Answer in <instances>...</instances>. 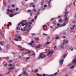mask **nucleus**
I'll return each mask as SVG.
<instances>
[{
	"instance_id": "nucleus-1",
	"label": "nucleus",
	"mask_w": 76,
	"mask_h": 76,
	"mask_svg": "<svg viewBox=\"0 0 76 76\" xmlns=\"http://www.w3.org/2000/svg\"><path fill=\"white\" fill-rule=\"evenodd\" d=\"M65 11L66 12H63V13H65V15L64 16V18H65V20H66V21H68V20H69V18H67V14L68 13V12L67 11V9H65Z\"/></svg>"
},
{
	"instance_id": "nucleus-2",
	"label": "nucleus",
	"mask_w": 76,
	"mask_h": 76,
	"mask_svg": "<svg viewBox=\"0 0 76 76\" xmlns=\"http://www.w3.org/2000/svg\"><path fill=\"white\" fill-rule=\"evenodd\" d=\"M45 58V55H43V53H41L38 57V58Z\"/></svg>"
},
{
	"instance_id": "nucleus-3",
	"label": "nucleus",
	"mask_w": 76,
	"mask_h": 76,
	"mask_svg": "<svg viewBox=\"0 0 76 76\" xmlns=\"http://www.w3.org/2000/svg\"><path fill=\"white\" fill-rule=\"evenodd\" d=\"M29 45H31V47H34L35 45V44L34 43V41L32 40L31 41V42H30L29 43Z\"/></svg>"
},
{
	"instance_id": "nucleus-4",
	"label": "nucleus",
	"mask_w": 76,
	"mask_h": 76,
	"mask_svg": "<svg viewBox=\"0 0 76 76\" xmlns=\"http://www.w3.org/2000/svg\"><path fill=\"white\" fill-rule=\"evenodd\" d=\"M68 42L69 41H68V40H66H66L64 39L63 44H62V43H61V44H62L63 45H64L65 43H66V44H68Z\"/></svg>"
},
{
	"instance_id": "nucleus-5",
	"label": "nucleus",
	"mask_w": 76,
	"mask_h": 76,
	"mask_svg": "<svg viewBox=\"0 0 76 76\" xmlns=\"http://www.w3.org/2000/svg\"><path fill=\"white\" fill-rule=\"evenodd\" d=\"M75 25H74L73 26V25H71L70 29L71 31L74 30V29H75Z\"/></svg>"
},
{
	"instance_id": "nucleus-6",
	"label": "nucleus",
	"mask_w": 76,
	"mask_h": 76,
	"mask_svg": "<svg viewBox=\"0 0 76 76\" xmlns=\"http://www.w3.org/2000/svg\"><path fill=\"white\" fill-rule=\"evenodd\" d=\"M15 10V9H13L12 10H10L9 9H8L7 10V12H10V13H12L13 11H14Z\"/></svg>"
},
{
	"instance_id": "nucleus-7",
	"label": "nucleus",
	"mask_w": 76,
	"mask_h": 76,
	"mask_svg": "<svg viewBox=\"0 0 76 76\" xmlns=\"http://www.w3.org/2000/svg\"><path fill=\"white\" fill-rule=\"evenodd\" d=\"M21 24L22 25V26H26L27 25H28V23H23L21 22Z\"/></svg>"
},
{
	"instance_id": "nucleus-8",
	"label": "nucleus",
	"mask_w": 76,
	"mask_h": 76,
	"mask_svg": "<svg viewBox=\"0 0 76 76\" xmlns=\"http://www.w3.org/2000/svg\"><path fill=\"white\" fill-rule=\"evenodd\" d=\"M63 61H64V60L63 59H62V60H60V61H59V63L61 64L62 65L63 64Z\"/></svg>"
},
{
	"instance_id": "nucleus-9",
	"label": "nucleus",
	"mask_w": 76,
	"mask_h": 76,
	"mask_svg": "<svg viewBox=\"0 0 76 76\" xmlns=\"http://www.w3.org/2000/svg\"><path fill=\"white\" fill-rule=\"evenodd\" d=\"M10 47V46L9 45H7L6 46V48H7V49H8V48H9Z\"/></svg>"
},
{
	"instance_id": "nucleus-10",
	"label": "nucleus",
	"mask_w": 76,
	"mask_h": 76,
	"mask_svg": "<svg viewBox=\"0 0 76 76\" xmlns=\"http://www.w3.org/2000/svg\"><path fill=\"white\" fill-rule=\"evenodd\" d=\"M54 53V51H49V54H52Z\"/></svg>"
},
{
	"instance_id": "nucleus-11",
	"label": "nucleus",
	"mask_w": 76,
	"mask_h": 76,
	"mask_svg": "<svg viewBox=\"0 0 76 76\" xmlns=\"http://www.w3.org/2000/svg\"><path fill=\"white\" fill-rule=\"evenodd\" d=\"M66 25V23H64V24H62L60 26H65Z\"/></svg>"
},
{
	"instance_id": "nucleus-12",
	"label": "nucleus",
	"mask_w": 76,
	"mask_h": 76,
	"mask_svg": "<svg viewBox=\"0 0 76 76\" xmlns=\"http://www.w3.org/2000/svg\"><path fill=\"white\" fill-rule=\"evenodd\" d=\"M14 69V67H11L9 69V70H13V69Z\"/></svg>"
},
{
	"instance_id": "nucleus-13",
	"label": "nucleus",
	"mask_w": 76,
	"mask_h": 76,
	"mask_svg": "<svg viewBox=\"0 0 76 76\" xmlns=\"http://www.w3.org/2000/svg\"><path fill=\"white\" fill-rule=\"evenodd\" d=\"M20 50H21V51H24V50H25V51H26V50H27V49H26L25 48H22V49H21Z\"/></svg>"
},
{
	"instance_id": "nucleus-14",
	"label": "nucleus",
	"mask_w": 76,
	"mask_h": 76,
	"mask_svg": "<svg viewBox=\"0 0 76 76\" xmlns=\"http://www.w3.org/2000/svg\"><path fill=\"white\" fill-rule=\"evenodd\" d=\"M14 16V15L13 14H10L9 15V16H10V17H13Z\"/></svg>"
},
{
	"instance_id": "nucleus-15",
	"label": "nucleus",
	"mask_w": 76,
	"mask_h": 76,
	"mask_svg": "<svg viewBox=\"0 0 76 76\" xmlns=\"http://www.w3.org/2000/svg\"><path fill=\"white\" fill-rule=\"evenodd\" d=\"M50 44V42H47V43H45L44 45H47V44Z\"/></svg>"
},
{
	"instance_id": "nucleus-16",
	"label": "nucleus",
	"mask_w": 76,
	"mask_h": 76,
	"mask_svg": "<svg viewBox=\"0 0 76 76\" xmlns=\"http://www.w3.org/2000/svg\"><path fill=\"white\" fill-rule=\"evenodd\" d=\"M59 47H60L62 49H63V48H64V46H63V45H60Z\"/></svg>"
},
{
	"instance_id": "nucleus-17",
	"label": "nucleus",
	"mask_w": 76,
	"mask_h": 76,
	"mask_svg": "<svg viewBox=\"0 0 76 76\" xmlns=\"http://www.w3.org/2000/svg\"><path fill=\"white\" fill-rule=\"evenodd\" d=\"M50 1H48V5L49 7H51V6L50 5Z\"/></svg>"
},
{
	"instance_id": "nucleus-18",
	"label": "nucleus",
	"mask_w": 76,
	"mask_h": 76,
	"mask_svg": "<svg viewBox=\"0 0 76 76\" xmlns=\"http://www.w3.org/2000/svg\"><path fill=\"white\" fill-rule=\"evenodd\" d=\"M23 75H24V76H25L26 75H28V74H26V72L24 71L23 73Z\"/></svg>"
},
{
	"instance_id": "nucleus-19",
	"label": "nucleus",
	"mask_w": 76,
	"mask_h": 76,
	"mask_svg": "<svg viewBox=\"0 0 76 76\" xmlns=\"http://www.w3.org/2000/svg\"><path fill=\"white\" fill-rule=\"evenodd\" d=\"M41 47V45H38L37 46V48H39Z\"/></svg>"
},
{
	"instance_id": "nucleus-20",
	"label": "nucleus",
	"mask_w": 76,
	"mask_h": 76,
	"mask_svg": "<svg viewBox=\"0 0 76 76\" xmlns=\"http://www.w3.org/2000/svg\"><path fill=\"white\" fill-rule=\"evenodd\" d=\"M66 54H64L63 56V58H66Z\"/></svg>"
},
{
	"instance_id": "nucleus-21",
	"label": "nucleus",
	"mask_w": 76,
	"mask_h": 76,
	"mask_svg": "<svg viewBox=\"0 0 76 76\" xmlns=\"http://www.w3.org/2000/svg\"><path fill=\"white\" fill-rule=\"evenodd\" d=\"M26 54H27V53H23L22 54V56H24V55H26Z\"/></svg>"
},
{
	"instance_id": "nucleus-22",
	"label": "nucleus",
	"mask_w": 76,
	"mask_h": 76,
	"mask_svg": "<svg viewBox=\"0 0 76 76\" xmlns=\"http://www.w3.org/2000/svg\"><path fill=\"white\" fill-rule=\"evenodd\" d=\"M74 67H75V66L73 65L72 66L70 67V69H72L74 68Z\"/></svg>"
},
{
	"instance_id": "nucleus-23",
	"label": "nucleus",
	"mask_w": 76,
	"mask_h": 76,
	"mask_svg": "<svg viewBox=\"0 0 76 76\" xmlns=\"http://www.w3.org/2000/svg\"><path fill=\"white\" fill-rule=\"evenodd\" d=\"M29 58H30V57H28L26 58L25 59H26V60L25 61H27V60H29Z\"/></svg>"
},
{
	"instance_id": "nucleus-24",
	"label": "nucleus",
	"mask_w": 76,
	"mask_h": 76,
	"mask_svg": "<svg viewBox=\"0 0 76 76\" xmlns=\"http://www.w3.org/2000/svg\"><path fill=\"white\" fill-rule=\"evenodd\" d=\"M35 39L36 40V41H38V40H39V38L38 37H36L35 38Z\"/></svg>"
},
{
	"instance_id": "nucleus-25",
	"label": "nucleus",
	"mask_w": 76,
	"mask_h": 76,
	"mask_svg": "<svg viewBox=\"0 0 76 76\" xmlns=\"http://www.w3.org/2000/svg\"><path fill=\"white\" fill-rule=\"evenodd\" d=\"M18 38H19V39H22V38L20 36H18Z\"/></svg>"
},
{
	"instance_id": "nucleus-26",
	"label": "nucleus",
	"mask_w": 76,
	"mask_h": 76,
	"mask_svg": "<svg viewBox=\"0 0 76 76\" xmlns=\"http://www.w3.org/2000/svg\"><path fill=\"white\" fill-rule=\"evenodd\" d=\"M28 28V25H27L26 26H25V27H24L23 28V29H26V28Z\"/></svg>"
},
{
	"instance_id": "nucleus-27",
	"label": "nucleus",
	"mask_w": 76,
	"mask_h": 76,
	"mask_svg": "<svg viewBox=\"0 0 76 76\" xmlns=\"http://www.w3.org/2000/svg\"><path fill=\"white\" fill-rule=\"evenodd\" d=\"M31 35L32 36H35L36 35V34L35 33H32L31 34Z\"/></svg>"
},
{
	"instance_id": "nucleus-28",
	"label": "nucleus",
	"mask_w": 76,
	"mask_h": 76,
	"mask_svg": "<svg viewBox=\"0 0 76 76\" xmlns=\"http://www.w3.org/2000/svg\"><path fill=\"white\" fill-rule=\"evenodd\" d=\"M70 49L71 50V51H73V48L72 47H70Z\"/></svg>"
},
{
	"instance_id": "nucleus-29",
	"label": "nucleus",
	"mask_w": 76,
	"mask_h": 76,
	"mask_svg": "<svg viewBox=\"0 0 76 76\" xmlns=\"http://www.w3.org/2000/svg\"><path fill=\"white\" fill-rule=\"evenodd\" d=\"M3 4L5 6H6V5H7V2H3Z\"/></svg>"
},
{
	"instance_id": "nucleus-30",
	"label": "nucleus",
	"mask_w": 76,
	"mask_h": 76,
	"mask_svg": "<svg viewBox=\"0 0 76 76\" xmlns=\"http://www.w3.org/2000/svg\"><path fill=\"white\" fill-rule=\"evenodd\" d=\"M76 59L75 58L73 60L72 62L73 63H76Z\"/></svg>"
},
{
	"instance_id": "nucleus-31",
	"label": "nucleus",
	"mask_w": 76,
	"mask_h": 76,
	"mask_svg": "<svg viewBox=\"0 0 76 76\" xmlns=\"http://www.w3.org/2000/svg\"><path fill=\"white\" fill-rule=\"evenodd\" d=\"M21 31H23V32H24V31H25L26 30V29H23V28H21Z\"/></svg>"
},
{
	"instance_id": "nucleus-32",
	"label": "nucleus",
	"mask_w": 76,
	"mask_h": 76,
	"mask_svg": "<svg viewBox=\"0 0 76 76\" xmlns=\"http://www.w3.org/2000/svg\"><path fill=\"white\" fill-rule=\"evenodd\" d=\"M38 72V69H36L34 71V72H35V73H37Z\"/></svg>"
},
{
	"instance_id": "nucleus-33",
	"label": "nucleus",
	"mask_w": 76,
	"mask_h": 76,
	"mask_svg": "<svg viewBox=\"0 0 76 76\" xmlns=\"http://www.w3.org/2000/svg\"><path fill=\"white\" fill-rule=\"evenodd\" d=\"M17 30H20V27H17Z\"/></svg>"
},
{
	"instance_id": "nucleus-34",
	"label": "nucleus",
	"mask_w": 76,
	"mask_h": 76,
	"mask_svg": "<svg viewBox=\"0 0 76 76\" xmlns=\"http://www.w3.org/2000/svg\"><path fill=\"white\" fill-rule=\"evenodd\" d=\"M4 43V42H0V45H2Z\"/></svg>"
},
{
	"instance_id": "nucleus-35",
	"label": "nucleus",
	"mask_w": 76,
	"mask_h": 76,
	"mask_svg": "<svg viewBox=\"0 0 76 76\" xmlns=\"http://www.w3.org/2000/svg\"><path fill=\"white\" fill-rule=\"evenodd\" d=\"M56 25V21H54L53 22V25Z\"/></svg>"
},
{
	"instance_id": "nucleus-36",
	"label": "nucleus",
	"mask_w": 76,
	"mask_h": 76,
	"mask_svg": "<svg viewBox=\"0 0 76 76\" xmlns=\"http://www.w3.org/2000/svg\"><path fill=\"white\" fill-rule=\"evenodd\" d=\"M43 3H44V1L42 0L41 1V5H43Z\"/></svg>"
},
{
	"instance_id": "nucleus-37",
	"label": "nucleus",
	"mask_w": 76,
	"mask_h": 76,
	"mask_svg": "<svg viewBox=\"0 0 76 76\" xmlns=\"http://www.w3.org/2000/svg\"><path fill=\"white\" fill-rule=\"evenodd\" d=\"M19 12H16L14 14V16H15V15H18V14H19Z\"/></svg>"
},
{
	"instance_id": "nucleus-38",
	"label": "nucleus",
	"mask_w": 76,
	"mask_h": 76,
	"mask_svg": "<svg viewBox=\"0 0 76 76\" xmlns=\"http://www.w3.org/2000/svg\"><path fill=\"white\" fill-rule=\"evenodd\" d=\"M55 38L56 39H59V38H60V37H56Z\"/></svg>"
},
{
	"instance_id": "nucleus-39",
	"label": "nucleus",
	"mask_w": 76,
	"mask_h": 76,
	"mask_svg": "<svg viewBox=\"0 0 76 76\" xmlns=\"http://www.w3.org/2000/svg\"><path fill=\"white\" fill-rule=\"evenodd\" d=\"M14 40L17 41H18L19 40V39H18L15 38L14 39Z\"/></svg>"
},
{
	"instance_id": "nucleus-40",
	"label": "nucleus",
	"mask_w": 76,
	"mask_h": 76,
	"mask_svg": "<svg viewBox=\"0 0 76 76\" xmlns=\"http://www.w3.org/2000/svg\"><path fill=\"white\" fill-rule=\"evenodd\" d=\"M6 60H9V57H5Z\"/></svg>"
},
{
	"instance_id": "nucleus-41",
	"label": "nucleus",
	"mask_w": 76,
	"mask_h": 76,
	"mask_svg": "<svg viewBox=\"0 0 76 76\" xmlns=\"http://www.w3.org/2000/svg\"><path fill=\"white\" fill-rule=\"evenodd\" d=\"M12 61H13L12 60H10V61H9L8 62L9 63H12Z\"/></svg>"
},
{
	"instance_id": "nucleus-42",
	"label": "nucleus",
	"mask_w": 76,
	"mask_h": 76,
	"mask_svg": "<svg viewBox=\"0 0 76 76\" xmlns=\"http://www.w3.org/2000/svg\"><path fill=\"white\" fill-rule=\"evenodd\" d=\"M27 53L28 54H30V53H31V52L30 51H27Z\"/></svg>"
},
{
	"instance_id": "nucleus-43",
	"label": "nucleus",
	"mask_w": 76,
	"mask_h": 76,
	"mask_svg": "<svg viewBox=\"0 0 76 76\" xmlns=\"http://www.w3.org/2000/svg\"><path fill=\"white\" fill-rule=\"evenodd\" d=\"M60 24L59 23H57V26H60Z\"/></svg>"
},
{
	"instance_id": "nucleus-44",
	"label": "nucleus",
	"mask_w": 76,
	"mask_h": 76,
	"mask_svg": "<svg viewBox=\"0 0 76 76\" xmlns=\"http://www.w3.org/2000/svg\"><path fill=\"white\" fill-rule=\"evenodd\" d=\"M26 22V20H23L21 22H22L23 23V22Z\"/></svg>"
},
{
	"instance_id": "nucleus-45",
	"label": "nucleus",
	"mask_w": 76,
	"mask_h": 76,
	"mask_svg": "<svg viewBox=\"0 0 76 76\" xmlns=\"http://www.w3.org/2000/svg\"><path fill=\"white\" fill-rule=\"evenodd\" d=\"M32 23V22H29L28 23V24H29V25H31Z\"/></svg>"
},
{
	"instance_id": "nucleus-46",
	"label": "nucleus",
	"mask_w": 76,
	"mask_h": 76,
	"mask_svg": "<svg viewBox=\"0 0 76 76\" xmlns=\"http://www.w3.org/2000/svg\"><path fill=\"white\" fill-rule=\"evenodd\" d=\"M18 47H19V48H22V46L20 45H18Z\"/></svg>"
},
{
	"instance_id": "nucleus-47",
	"label": "nucleus",
	"mask_w": 76,
	"mask_h": 76,
	"mask_svg": "<svg viewBox=\"0 0 76 76\" xmlns=\"http://www.w3.org/2000/svg\"><path fill=\"white\" fill-rule=\"evenodd\" d=\"M34 4L33 3H30V5H31V6H33L34 5Z\"/></svg>"
},
{
	"instance_id": "nucleus-48",
	"label": "nucleus",
	"mask_w": 76,
	"mask_h": 76,
	"mask_svg": "<svg viewBox=\"0 0 76 76\" xmlns=\"http://www.w3.org/2000/svg\"><path fill=\"white\" fill-rule=\"evenodd\" d=\"M21 23H22V22H20L18 24V26H19V25H20V24H21Z\"/></svg>"
},
{
	"instance_id": "nucleus-49",
	"label": "nucleus",
	"mask_w": 76,
	"mask_h": 76,
	"mask_svg": "<svg viewBox=\"0 0 76 76\" xmlns=\"http://www.w3.org/2000/svg\"><path fill=\"white\" fill-rule=\"evenodd\" d=\"M33 11L35 12H37V10L35 9H33Z\"/></svg>"
},
{
	"instance_id": "nucleus-50",
	"label": "nucleus",
	"mask_w": 76,
	"mask_h": 76,
	"mask_svg": "<svg viewBox=\"0 0 76 76\" xmlns=\"http://www.w3.org/2000/svg\"><path fill=\"white\" fill-rule=\"evenodd\" d=\"M15 4H13L12 5V7H15Z\"/></svg>"
},
{
	"instance_id": "nucleus-51",
	"label": "nucleus",
	"mask_w": 76,
	"mask_h": 76,
	"mask_svg": "<svg viewBox=\"0 0 76 76\" xmlns=\"http://www.w3.org/2000/svg\"><path fill=\"white\" fill-rule=\"evenodd\" d=\"M75 1H74V3H73V4H74V5L75 6H76V5H75Z\"/></svg>"
},
{
	"instance_id": "nucleus-52",
	"label": "nucleus",
	"mask_w": 76,
	"mask_h": 76,
	"mask_svg": "<svg viewBox=\"0 0 76 76\" xmlns=\"http://www.w3.org/2000/svg\"><path fill=\"white\" fill-rule=\"evenodd\" d=\"M9 12H7L6 13L7 14V15H9V14H10V13H9Z\"/></svg>"
},
{
	"instance_id": "nucleus-53",
	"label": "nucleus",
	"mask_w": 76,
	"mask_h": 76,
	"mask_svg": "<svg viewBox=\"0 0 76 76\" xmlns=\"http://www.w3.org/2000/svg\"><path fill=\"white\" fill-rule=\"evenodd\" d=\"M8 24L10 25H12V23H11V22H10L8 23Z\"/></svg>"
},
{
	"instance_id": "nucleus-54",
	"label": "nucleus",
	"mask_w": 76,
	"mask_h": 76,
	"mask_svg": "<svg viewBox=\"0 0 76 76\" xmlns=\"http://www.w3.org/2000/svg\"><path fill=\"white\" fill-rule=\"evenodd\" d=\"M50 27L51 28H52V29H54V27L52 26H50Z\"/></svg>"
},
{
	"instance_id": "nucleus-55",
	"label": "nucleus",
	"mask_w": 76,
	"mask_h": 76,
	"mask_svg": "<svg viewBox=\"0 0 76 76\" xmlns=\"http://www.w3.org/2000/svg\"><path fill=\"white\" fill-rule=\"evenodd\" d=\"M12 66V64H9V66Z\"/></svg>"
},
{
	"instance_id": "nucleus-56",
	"label": "nucleus",
	"mask_w": 76,
	"mask_h": 76,
	"mask_svg": "<svg viewBox=\"0 0 76 76\" xmlns=\"http://www.w3.org/2000/svg\"><path fill=\"white\" fill-rule=\"evenodd\" d=\"M75 22H76V21H75V20L73 21L72 22V23H75Z\"/></svg>"
},
{
	"instance_id": "nucleus-57",
	"label": "nucleus",
	"mask_w": 76,
	"mask_h": 76,
	"mask_svg": "<svg viewBox=\"0 0 76 76\" xmlns=\"http://www.w3.org/2000/svg\"><path fill=\"white\" fill-rule=\"evenodd\" d=\"M59 22H62V20H61L59 19Z\"/></svg>"
},
{
	"instance_id": "nucleus-58",
	"label": "nucleus",
	"mask_w": 76,
	"mask_h": 76,
	"mask_svg": "<svg viewBox=\"0 0 76 76\" xmlns=\"http://www.w3.org/2000/svg\"><path fill=\"white\" fill-rule=\"evenodd\" d=\"M31 22H34V20L33 19H32V20H31Z\"/></svg>"
},
{
	"instance_id": "nucleus-59",
	"label": "nucleus",
	"mask_w": 76,
	"mask_h": 76,
	"mask_svg": "<svg viewBox=\"0 0 76 76\" xmlns=\"http://www.w3.org/2000/svg\"><path fill=\"white\" fill-rule=\"evenodd\" d=\"M50 39V37H47V39Z\"/></svg>"
},
{
	"instance_id": "nucleus-60",
	"label": "nucleus",
	"mask_w": 76,
	"mask_h": 76,
	"mask_svg": "<svg viewBox=\"0 0 76 76\" xmlns=\"http://www.w3.org/2000/svg\"><path fill=\"white\" fill-rule=\"evenodd\" d=\"M28 12H31V10H28Z\"/></svg>"
},
{
	"instance_id": "nucleus-61",
	"label": "nucleus",
	"mask_w": 76,
	"mask_h": 76,
	"mask_svg": "<svg viewBox=\"0 0 76 76\" xmlns=\"http://www.w3.org/2000/svg\"><path fill=\"white\" fill-rule=\"evenodd\" d=\"M36 75H37L38 76H40V75H39V74L37 73L36 74Z\"/></svg>"
},
{
	"instance_id": "nucleus-62",
	"label": "nucleus",
	"mask_w": 76,
	"mask_h": 76,
	"mask_svg": "<svg viewBox=\"0 0 76 76\" xmlns=\"http://www.w3.org/2000/svg\"><path fill=\"white\" fill-rule=\"evenodd\" d=\"M57 47V46L56 45L54 47V49H55V48Z\"/></svg>"
},
{
	"instance_id": "nucleus-63",
	"label": "nucleus",
	"mask_w": 76,
	"mask_h": 76,
	"mask_svg": "<svg viewBox=\"0 0 76 76\" xmlns=\"http://www.w3.org/2000/svg\"><path fill=\"white\" fill-rule=\"evenodd\" d=\"M45 51H46L47 52V51H49V50L46 49V50H45Z\"/></svg>"
},
{
	"instance_id": "nucleus-64",
	"label": "nucleus",
	"mask_w": 76,
	"mask_h": 76,
	"mask_svg": "<svg viewBox=\"0 0 76 76\" xmlns=\"http://www.w3.org/2000/svg\"><path fill=\"white\" fill-rule=\"evenodd\" d=\"M21 3L22 4H23V5H24V2H21Z\"/></svg>"
}]
</instances>
